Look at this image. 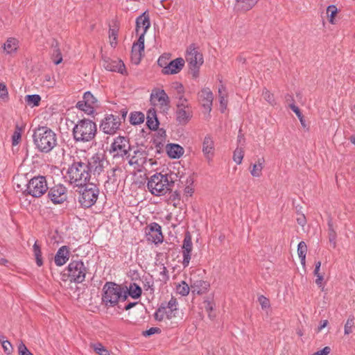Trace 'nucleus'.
Listing matches in <instances>:
<instances>
[{
    "instance_id": "obj_1",
    "label": "nucleus",
    "mask_w": 355,
    "mask_h": 355,
    "mask_svg": "<svg viewBox=\"0 0 355 355\" xmlns=\"http://www.w3.org/2000/svg\"><path fill=\"white\" fill-rule=\"evenodd\" d=\"M150 26L149 15L144 12L136 19V34L139 38L136 42L133 43L131 52L132 62L138 64L144 51V36Z\"/></svg>"
},
{
    "instance_id": "obj_2",
    "label": "nucleus",
    "mask_w": 355,
    "mask_h": 355,
    "mask_svg": "<svg viewBox=\"0 0 355 355\" xmlns=\"http://www.w3.org/2000/svg\"><path fill=\"white\" fill-rule=\"evenodd\" d=\"M97 133V126L92 120H78L72 130L73 138L76 143H87L93 141Z\"/></svg>"
},
{
    "instance_id": "obj_3",
    "label": "nucleus",
    "mask_w": 355,
    "mask_h": 355,
    "mask_svg": "<svg viewBox=\"0 0 355 355\" xmlns=\"http://www.w3.org/2000/svg\"><path fill=\"white\" fill-rule=\"evenodd\" d=\"M66 178L74 187H84L90 178L89 168L83 159L75 160L69 167Z\"/></svg>"
},
{
    "instance_id": "obj_4",
    "label": "nucleus",
    "mask_w": 355,
    "mask_h": 355,
    "mask_svg": "<svg viewBox=\"0 0 355 355\" xmlns=\"http://www.w3.org/2000/svg\"><path fill=\"white\" fill-rule=\"evenodd\" d=\"M37 148L42 153L50 152L57 145L56 134L47 127H39L33 134Z\"/></svg>"
},
{
    "instance_id": "obj_5",
    "label": "nucleus",
    "mask_w": 355,
    "mask_h": 355,
    "mask_svg": "<svg viewBox=\"0 0 355 355\" xmlns=\"http://www.w3.org/2000/svg\"><path fill=\"white\" fill-rule=\"evenodd\" d=\"M173 182L167 174L156 173L151 175L147 182V188L155 196H162L172 191Z\"/></svg>"
},
{
    "instance_id": "obj_6",
    "label": "nucleus",
    "mask_w": 355,
    "mask_h": 355,
    "mask_svg": "<svg viewBox=\"0 0 355 355\" xmlns=\"http://www.w3.org/2000/svg\"><path fill=\"white\" fill-rule=\"evenodd\" d=\"M103 302L107 306H115L119 300H125L127 291L114 282H107L103 286Z\"/></svg>"
},
{
    "instance_id": "obj_7",
    "label": "nucleus",
    "mask_w": 355,
    "mask_h": 355,
    "mask_svg": "<svg viewBox=\"0 0 355 355\" xmlns=\"http://www.w3.org/2000/svg\"><path fill=\"white\" fill-rule=\"evenodd\" d=\"M131 151V146L128 138L118 136L114 139L110 148V153L114 159L125 160L128 153Z\"/></svg>"
},
{
    "instance_id": "obj_8",
    "label": "nucleus",
    "mask_w": 355,
    "mask_h": 355,
    "mask_svg": "<svg viewBox=\"0 0 355 355\" xmlns=\"http://www.w3.org/2000/svg\"><path fill=\"white\" fill-rule=\"evenodd\" d=\"M193 116V110L188 100L184 96H180L176 103L175 119L180 125H186Z\"/></svg>"
},
{
    "instance_id": "obj_9",
    "label": "nucleus",
    "mask_w": 355,
    "mask_h": 355,
    "mask_svg": "<svg viewBox=\"0 0 355 355\" xmlns=\"http://www.w3.org/2000/svg\"><path fill=\"white\" fill-rule=\"evenodd\" d=\"M79 197V202L83 207H91L95 204L98 199L99 190L98 187L93 184H87L83 187Z\"/></svg>"
},
{
    "instance_id": "obj_10",
    "label": "nucleus",
    "mask_w": 355,
    "mask_h": 355,
    "mask_svg": "<svg viewBox=\"0 0 355 355\" xmlns=\"http://www.w3.org/2000/svg\"><path fill=\"white\" fill-rule=\"evenodd\" d=\"M67 272L71 282L82 283L85 279L87 268L82 261H71L67 266Z\"/></svg>"
},
{
    "instance_id": "obj_11",
    "label": "nucleus",
    "mask_w": 355,
    "mask_h": 355,
    "mask_svg": "<svg viewBox=\"0 0 355 355\" xmlns=\"http://www.w3.org/2000/svg\"><path fill=\"white\" fill-rule=\"evenodd\" d=\"M47 190V182L44 176H37L31 179L26 188L27 193L35 198L42 196Z\"/></svg>"
},
{
    "instance_id": "obj_12",
    "label": "nucleus",
    "mask_w": 355,
    "mask_h": 355,
    "mask_svg": "<svg viewBox=\"0 0 355 355\" xmlns=\"http://www.w3.org/2000/svg\"><path fill=\"white\" fill-rule=\"evenodd\" d=\"M121 119L119 116L109 114L105 116L100 124L101 130L107 135H114L119 129Z\"/></svg>"
},
{
    "instance_id": "obj_13",
    "label": "nucleus",
    "mask_w": 355,
    "mask_h": 355,
    "mask_svg": "<svg viewBox=\"0 0 355 355\" xmlns=\"http://www.w3.org/2000/svg\"><path fill=\"white\" fill-rule=\"evenodd\" d=\"M125 160H127L128 164L133 166L134 168H139L146 163V153L141 149L131 148V151L128 153Z\"/></svg>"
},
{
    "instance_id": "obj_14",
    "label": "nucleus",
    "mask_w": 355,
    "mask_h": 355,
    "mask_svg": "<svg viewBox=\"0 0 355 355\" xmlns=\"http://www.w3.org/2000/svg\"><path fill=\"white\" fill-rule=\"evenodd\" d=\"M83 160L89 168V174L93 172L94 175H99L103 171L105 164H107V162L100 154H95L89 159L85 158Z\"/></svg>"
},
{
    "instance_id": "obj_15",
    "label": "nucleus",
    "mask_w": 355,
    "mask_h": 355,
    "mask_svg": "<svg viewBox=\"0 0 355 355\" xmlns=\"http://www.w3.org/2000/svg\"><path fill=\"white\" fill-rule=\"evenodd\" d=\"M151 103L164 111L169 105V98L164 89H154L150 94Z\"/></svg>"
},
{
    "instance_id": "obj_16",
    "label": "nucleus",
    "mask_w": 355,
    "mask_h": 355,
    "mask_svg": "<svg viewBox=\"0 0 355 355\" xmlns=\"http://www.w3.org/2000/svg\"><path fill=\"white\" fill-rule=\"evenodd\" d=\"M186 60L190 68L195 69H198L202 64L203 57L194 45H190L187 50Z\"/></svg>"
},
{
    "instance_id": "obj_17",
    "label": "nucleus",
    "mask_w": 355,
    "mask_h": 355,
    "mask_svg": "<svg viewBox=\"0 0 355 355\" xmlns=\"http://www.w3.org/2000/svg\"><path fill=\"white\" fill-rule=\"evenodd\" d=\"M48 196L54 204H61L67 198V189L62 184H58L51 188Z\"/></svg>"
},
{
    "instance_id": "obj_18",
    "label": "nucleus",
    "mask_w": 355,
    "mask_h": 355,
    "mask_svg": "<svg viewBox=\"0 0 355 355\" xmlns=\"http://www.w3.org/2000/svg\"><path fill=\"white\" fill-rule=\"evenodd\" d=\"M147 240L155 244L161 243L163 241V235L161 226L157 223H150L146 231Z\"/></svg>"
},
{
    "instance_id": "obj_19",
    "label": "nucleus",
    "mask_w": 355,
    "mask_h": 355,
    "mask_svg": "<svg viewBox=\"0 0 355 355\" xmlns=\"http://www.w3.org/2000/svg\"><path fill=\"white\" fill-rule=\"evenodd\" d=\"M193 244L191 241V236L189 234H187L184 236L182 247V253L183 257L182 265L184 268L187 267L189 264Z\"/></svg>"
},
{
    "instance_id": "obj_20",
    "label": "nucleus",
    "mask_w": 355,
    "mask_h": 355,
    "mask_svg": "<svg viewBox=\"0 0 355 355\" xmlns=\"http://www.w3.org/2000/svg\"><path fill=\"white\" fill-rule=\"evenodd\" d=\"M198 99L205 110L207 112H210L211 110L212 102L214 99L213 94L210 89H202L201 91L198 93Z\"/></svg>"
},
{
    "instance_id": "obj_21",
    "label": "nucleus",
    "mask_w": 355,
    "mask_h": 355,
    "mask_svg": "<svg viewBox=\"0 0 355 355\" xmlns=\"http://www.w3.org/2000/svg\"><path fill=\"white\" fill-rule=\"evenodd\" d=\"M103 66L107 71L126 74L125 64L121 60H104Z\"/></svg>"
},
{
    "instance_id": "obj_22",
    "label": "nucleus",
    "mask_w": 355,
    "mask_h": 355,
    "mask_svg": "<svg viewBox=\"0 0 355 355\" xmlns=\"http://www.w3.org/2000/svg\"><path fill=\"white\" fill-rule=\"evenodd\" d=\"M202 153L207 159L211 160L214 155V141L210 135L205 137L202 141Z\"/></svg>"
},
{
    "instance_id": "obj_23",
    "label": "nucleus",
    "mask_w": 355,
    "mask_h": 355,
    "mask_svg": "<svg viewBox=\"0 0 355 355\" xmlns=\"http://www.w3.org/2000/svg\"><path fill=\"white\" fill-rule=\"evenodd\" d=\"M185 62L182 58H178L168 62L165 69H162V72L164 74H175L179 73L184 66Z\"/></svg>"
},
{
    "instance_id": "obj_24",
    "label": "nucleus",
    "mask_w": 355,
    "mask_h": 355,
    "mask_svg": "<svg viewBox=\"0 0 355 355\" xmlns=\"http://www.w3.org/2000/svg\"><path fill=\"white\" fill-rule=\"evenodd\" d=\"M209 283L202 279L191 278V289L193 294L202 295L206 293L209 288Z\"/></svg>"
},
{
    "instance_id": "obj_25",
    "label": "nucleus",
    "mask_w": 355,
    "mask_h": 355,
    "mask_svg": "<svg viewBox=\"0 0 355 355\" xmlns=\"http://www.w3.org/2000/svg\"><path fill=\"white\" fill-rule=\"evenodd\" d=\"M69 259V252L67 246L60 248L55 256V263L58 266H62L67 263Z\"/></svg>"
},
{
    "instance_id": "obj_26",
    "label": "nucleus",
    "mask_w": 355,
    "mask_h": 355,
    "mask_svg": "<svg viewBox=\"0 0 355 355\" xmlns=\"http://www.w3.org/2000/svg\"><path fill=\"white\" fill-rule=\"evenodd\" d=\"M168 155L173 159L180 157L184 153V149L178 144H170L166 146Z\"/></svg>"
},
{
    "instance_id": "obj_27",
    "label": "nucleus",
    "mask_w": 355,
    "mask_h": 355,
    "mask_svg": "<svg viewBox=\"0 0 355 355\" xmlns=\"http://www.w3.org/2000/svg\"><path fill=\"white\" fill-rule=\"evenodd\" d=\"M265 159L263 157L258 158L257 162L252 164V168L250 170L252 176L259 178L262 175V171L264 167Z\"/></svg>"
},
{
    "instance_id": "obj_28",
    "label": "nucleus",
    "mask_w": 355,
    "mask_h": 355,
    "mask_svg": "<svg viewBox=\"0 0 355 355\" xmlns=\"http://www.w3.org/2000/svg\"><path fill=\"white\" fill-rule=\"evenodd\" d=\"M259 0H236L235 8L241 11L251 10Z\"/></svg>"
},
{
    "instance_id": "obj_29",
    "label": "nucleus",
    "mask_w": 355,
    "mask_h": 355,
    "mask_svg": "<svg viewBox=\"0 0 355 355\" xmlns=\"http://www.w3.org/2000/svg\"><path fill=\"white\" fill-rule=\"evenodd\" d=\"M307 252V246L304 241H300L297 245V254L300 259L302 266H306V254Z\"/></svg>"
},
{
    "instance_id": "obj_30",
    "label": "nucleus",
    "mask_w": 355,
    "mask_h": 355,
    "mask_svg": "<svg viewBox=\"0 0 355 355\" xmlns=\"http://www.w3.org/2000/svg\"><path fill=\"white\" fill-rule=\"evenodd\" d=\"M164 307L167 308L168 319H171L175 316V311L178 309L177 300L174 297H171L167 305L164 306Z\"/></svg>"
},
{
    "instance_id": "obj_31",
    "label": "nucleus",
    "mask_w": 355,
    "mask_h": 355,
    "mask_svg": "<svg viewBox=\"0 0 355 355\" xmlns=\"http://www.w3.org/2000/svg\"><path fill=\"white\" fill-rule=\"evenodd\" d=\"M19 46V42L15 38H8L4 44L3 49L7 53H12L17 49Z\"/></svg>"
},
{
    "instance_id": "obj_32",
    "label": "nucleus",
    "mask_w": 355,
    "mask_h": 355,
    "mask_svg": "<svg viewBox=\"0 0 355 355\" xmlns=\"http://www.w3.org/2000/svg\"><path fill=\"white\" fill-rule=\"evenodd\" d=\"M146 123L150 130H156L159 125L158 120L156 117L155 111L149 110L147 116Z\"/></svg>"
},
{
    "instance_id": "obj_33",
    "label": "nucleus",
    "mask_w": 355,
    "mask_h": 355,
    "mask_svg": "<svg viewBox=\"0 0 355 355\" xmlns=\"http://www.w3.org/2000/svg\"><path fill=\"white\" fill-rule=\"evenodd\" d=\"M218 93L220 110L222 112H223L225 110L227 105V94L225 88L223 87V85H221L218 88Z\"/></svg>"
},
{
    "instance_id": "obj_34",
    "label": "nucleus",
    "mask_w": 355,
    "mask_h": 355,
    "mask_svg": "<svg viewBox=\"0 0 355 355\" xmlns=\"http://www.w3.org/2000/svg\"><path fill=\"white\" fill-rule=\"evenodd\" d=\"M76 107L89 115L92 114L95 112V107L93 105L86 104L83 101H78L76 104Z\"/></svg>"
},
{
    "instance_id": "obj_35",
    "label": "nucleus",
    "mask_w": 355,
    "mask_h": 355,
    "mask_svg": "<svg viewBox=\"0 0 355 355\" xmlns=\"http://www.w3.org/2000/svg\"><path fill=\"white\" fill-rule=\"evenodd\" d=\"M190 289L191 286H189L184 281H182L176 286L177 293L184 297L189 295Z\"/></svg>"
},
{
    "instance_id": "obj_36",
    "label": "nucleus",
    "mask_w": 355,
    "mask_h": 355,
    "mask_svg": "<svg viewBox=\"0 0 355 355\" xmlns=\"http://www.w3.org/2000/svg\"><path fill=\"white\" fill-rule=\"evenodd\" d=\"M144 114L140 112L131 113L130 116V121L132 125L141 124L144 121Z\"/></svg>"
},
{
    "instance_id": "obj_37",
    "label": "nucleus",
    "mask_w": 355,
    "mask_h": 355,
    "mask_svg": "<svg viewBox=\"0 0 355 355\" xmlns=\"http://www.w3.org/2000/svg\"><path fill=\"white\" fill-rule=\"evenodd\" d=\"M127 292L132 298L137 299L141 295V288L137 284L133 283L130 285Z\"/></svg>"
},
{
    "instance_id": "obj_38",
    "label": "nucleus",
    "mask_w": 355,
    "mask_h": 355,
    "mask_svg": "<svg viewBox=\"0 0 355 355\" xmlns=\"http://www.w3.org/2000/svg\"><path fill=\"white\" fill-rule=\"evenodd\" d=\"M244 157V148L241 146H238L234 151L233 153V160L237 164H241L242 163L243 159Z\"/></svg>"
},
{
    "instance_id": "obj_39",
    "label": "nucleus",
    "mask_w": 355,
    "mask_h": 355,
    "mask_svg": "<svg viewBox=\"0 0 355 355\" xmlns=\"http://www.w3.org/2000/svg\"><path fill=\"white\" fill-rule=\"evenodd\" d=\"M327 12L328 14L329 21L331 24H335L334 18L338 13V9L336 6L330 5L327 8Z\"/></svg>"
},
{
    "instance_id": "obj_40",
    "label": "nucleus",
    "mask_w": 355,
    "mask_h": 355,
    "mask_svg": "<svg viewBox=\"0 0 355 355\" xmlns=\"http://www.w3.org/2000/svg\"><path fill=\"white\" fill-rule=\"evenodd\" d=\"M52 59L53 62L55 64H59L62 62V56L60 52V49L56 45L53 46V52H52Z\"/></svg>"
},
{
    "instance_id": "obj_41",
    "label": "nucleus",
    "mask_w": 355,
    "mask_h": 355,
    "mask_svg": "<svg viewBox=\"0 0 355 355\" xmlns=\"http://www.w3.org/2000/svg\"><path fill=\"white\" fill-rule=\"evenodd\" d=\"M155 318L156 320L162 321L164 318L168 319L167 308L161 306L155 313Z\"/></svg>"
},
{
    "instance_id": "obj_42",
    "label": "nucleus",
    "mask_w": 355,
    "mask_h": 355,
    "mask_svg": "<svg viewBox=\"0 0 355 355\" xmlns=\"http://www.w3.org/2000/svg\"><path fill=\"white\" fill-rule=\"evenodd\" d=\"M21 132L22 128L17 125L15 127V130L12 137V144L13 146H17L19 143L21 138Z\"/></svg>"
},
{
    "instance_id": "obj_43",
    "label": "nucleus",
    "mask_w": 355,
    "mask_h": 355,
    "mask_svg": "<svg viewBox=\"0 0 355 355\" xmlns=\"http://www.w3.org/2000/svg\"><path fill=\"white\" fill-rule=\"evenodd\" d=\"M92 347L98 355H110V352L101 343L92 344Z\"/></svg>"
},
{
    "instance_id": "obj_44",
    "label": "nucleus",
    "mask_w": 355,
    "mask_h": 355,
    "mask_svg": "<svg viewBox=\"0 0 355 355\" xmlns=\"http://www.w3.org/2000/svg\"><path fill=\"white\" fill-rule=\"evenodd\" d=\"M33 252L36 259V263L38 266H41L43 263L42 259V252L40 246L37 242L33 245Z\"/></svg>"
},
{
    "instance_id": "obj_45",
    "label": "nucleus",
    "mask_w": 355,
    "mask_h": 355,
    "mask_svg": "<svg viewBox=\"0 0 355 355\" xmlns=\"http://www.w3.org/2000/svg\"><path fill=\"white\" fill-rule=\"evenodd\" d=\"M41 101V97L37 94L27 95L26 96V101L30 105L37 106Z\"/></svg>"
},
{
    "instance_id": "obj_46",
    "label": "nucleus",
    "mask_w": 355,
    "mask_h": 355,
    "mask_svg": "<svg viewBox=\"0 0 355 355\" xmlns=\"http://www.w3.org/2000/svg\"><path fill=\"white\" fill-rule=\"evenodd\" d=\"M83 101H85L86 104H90L91 105H93V107H96L97 103L96 98L89 92H87L84 94Z\"/></svg>"
},
{
    "instance_id": "obj_47",
    "label": "nucleus",
    "mask_w": 355,
    "mask_h": 355,
    "mask_svg": "<svg viewBox=\"0 0 355 355\" xmlns=\"http://www.w3.org/2000/svg\"><path fill=\"white\" fill-rule=\"evenodd\" d=\"M168 193H170L171 195H170V197H169L168 201L169 202L173 203L174 207H177L178 204L180 202V194L176 191H173V192H171V191Z\"/></svg>"
},
{
    "instance_id": "obj_48",
    "label": "nucleus",
    "mask_w": 355,
    "mask_h": 355,
    "mask_svg": "<svg viewBox=\"0 0 355 355\" xmlns=\"http://www.w3.org/2000/svg\"><path fill=\"white\" fill-rule=\"evenodd\" d=\"M262 96L263 98L270 105H274L275 103L274 95L272 93H270L268 89H265L263 90Z\"/></svg>"
},
{
    "instance_id": "obj_49",
    "label": "nucleus",
    "mask_w": 355,
    "mask_h": 355,
    "mask_svg": "<svg viewBox=\"0 0 355 355\" xmlns=\"http://www.w3.org/2000/svg\"><path fill=\"white\" fill-rule=\"evenodd\" d=\"M144 289L149 291L150 294L154 293V282L151 279H146L144 282Z\"/></svg>"
},
{
    "instance_id": "obj_50",
    "label": "nucleus",
    "mask_w": 355,
    "mask_h": 355,
    "mask_svg": "<svg viewBox=\"0 0 355 355\" xmlns=\"http://www.w3.org/2000/svg\"><path fill=\"white\" fill-rule=\"evenodd\" d=\"M329 237L330 243H331L333 244V247L335 248L336 245V233L330 223H329Z\"/></svg>"
},
{
    "instance_id": "obj_51",
    "label": "nucleus",
    "mask_w": 355,
    "mask_h": 355,
    "mask_svg": "<svg viewBox=\"0 0 355 355\" xmlns=\"http://www.w3.org/2000/svg\"><path fill=\"white\" fill-rule=\"evenodd\" d=\"M168 55H161L157 60L158 65L162 68V69H165V67H167L168 64Z\"/></svg>"
},
{
    "instance_id": "obj_52",
    "label": "nucleus",
    "mask_w": 355,
    "mask_h": 355,
    "mask_svg": "<svg viewBox=\"0 0 355 355\" xmlns=\"http://www.w3.org/2000/svg\"><path fill=\"white\" fill-rule=\"evenodd\" d=\"M354 324V319L353 317L349 318L345 324V334H349L352 333V327Z\"/></svg>"
},
{
    "instance_id": "obj_53",
    "label": "nucleus",
    "mask_w": 355,
    "mask_h": 355,
    "mask_svg": "<svg viewBox=\"0 0 355 355\" xmlns=\"http://www.w3.org/2000/svg\"><path fill=\"white\" fill-rule=\"evenodd\" d=\"M159 275L161 276L160 280L162 282H166L169 279L168 270L164 265L160 266Z\"/></svg>"
},
{
    "instance_id": "obj_54",
    "label": "nucleus",
    "mask_w": 355,
    "mask_h": 355,
    "mask_svg": "<svg viewBox=\"0 0 355 355\" xmlns=\"http://www.w3.org/2000/svg\"><path fill=\"white\" fill-rule=\"evenodd\" d=\"M109 37L110 39V44L112 46H115L116 44L117 32L114 29H110Z\"/></svg>"
},
{
    "instance_id": "obj_55",
    "label": "nucleus",
    "mask_w": 355,
    "mask_h": 355,
    "mask_svg": "<svg viewBox=\"0 0 355 355\" xmlns=\"http://www.w3.org/2000/svg\"><path fill=\"white\" fill-rule=\"evenodd\" d=\"M19 355H33L26 347V345L21 343L18 346Z\"/></svg>"
},
{
    "instance_id": "obj_56",
    "label": "nucleus",
    "mask_w": 355,
    "mask_h": 355,
    "mask_svg": "<svg viewBox=\"0 0 355 355\" xmlns=\"http://www.w3.org/2000/svg\"><path fill=\"white\" fill-rule=\"evenodd\" d=\"M258 301L260 305L261 306V308L263 309H267L270 306L269 300L264 297L263 295H261L260 297H259Z\"/></svg>"
},
{
    "instance_id": "obj_57",
    "label": "nucleus",
    "mask_w": 355,
    "mask_h": 355,
    "mask_svg": "<svg viewBox=\"0 0 355 355\" xmlns=\"http://www.w3.org/2000/svg\"><path fill=\"white\" fill-rule=\"evenodd\" d=\"M161 330L158 327H151L149 329L143 332V335L144 336H150L151 335H153L155 334H159L160 333Z\"/></svg>"
},
{
    "instance_id": "obj_58",
    "label": "nucleus",
    "mask_w": 355,
    "mask_h": 355,
    "mask_svg": "<svg viewBox=\"0 0 355 355\" xmlns=\"http://www.w3.org/2000/svg\"><path fill=\"white\" fill-rule=\"evenodd\" d=\"M1 345H2V347L4 350V352L7 354H10L12 353L13 348H12L11 343L8 340H6V342H3V344H1Z\"/></svg>"
},
{
    "instance_id": "obj_59",
    "label": "nucleus",
    "mask_w": 355,
    "mask_h": 355,
    "mask_svg": "<svg viewBox=\"0 0 355 355\" xmlns=\"http://www.w3.org/2000/svg\"><path fill=\"white\" fill-rule=\"evenodd\" d=\"M290 107L296 114V115L297 116V117L300 119V122H302V114L299 107H297L294 104H291L290 105Z\"/></svg>"
},
{
    "instance_id": "obj_60",
    "label": "nucleus",
    "mask_w": 355,
    "mask_h": 355,
    "mask_svg": "<svg viewBox=\"0 0 355 355\" xmlns=\"http://www.w3.org/2000/svg\"><path fill=\"white\" fill-rule=\"evenodd\" d=\"M175 89H176V91H177V95H178L177 98L178 99L181 96H184V87H183L182 85L177 83Z\"/></svg>"
},
{
    "instance_id": "obj_61",
    "label": "nucleus",
    "mask_w": 355,
    "mask_h": 355,
    "mask_svg": "<svg viewBox=\"0 0 355 355\" xmlns=\"http://www.w3.org/2000/svg\"><path fill=\"white\" fill-rule=\"evenodd\" d=\"M7 96L8 90L6 86L3 83H0V98H4Z\"/></svg>"
},
{
    "instance_id": "obj_62",
    "label": "nucleus",
    "mask_w": 355,
    "mask_h": 355,
    "mask_svg": "<svg viewBox=\"0 0 355 355\" xmlns=\"http://www.w3.org/2000/svg\"><path fill=\"white\" fill-rule=\"evenodd\" d=\"M330 351L331 349L329 347H325L322 349L316 352L313 355H328L330 353Z\"/></svg>"
},
{
    "instance_id": "obj_63",
    "label": "nucleus",
    "mask_w": 355,
    "mask_h": 355,
    "mask_svg": "<svg viewBox=\"0 0 355 355\" xmlns=\"http://www.w3.org/2000/svg\"><path fill=\"white\" fill-rule=\"evenodd\" d=\"M204 304H205V310L210 313L211 311H212L214 310V304L211 302L209 301V300H205L204 302Z\"/></svg>"
},
{
    "instance_id": "obj_64",
    "label": "nucleus",
    "mask_w": 355,
    "mask_h": 355,
    "mask_svg": "<svg viewBox=\"0 0 355 355\" xmlns=\"http://www.w3.org/2000/svg\"><path fill=\"white\" fill-rule=\"evenodd\" d=\"M321 266V261H318L315 263V270L313 271L314 275H321L319 271Z\"/></svg>"
}]
</instances>
